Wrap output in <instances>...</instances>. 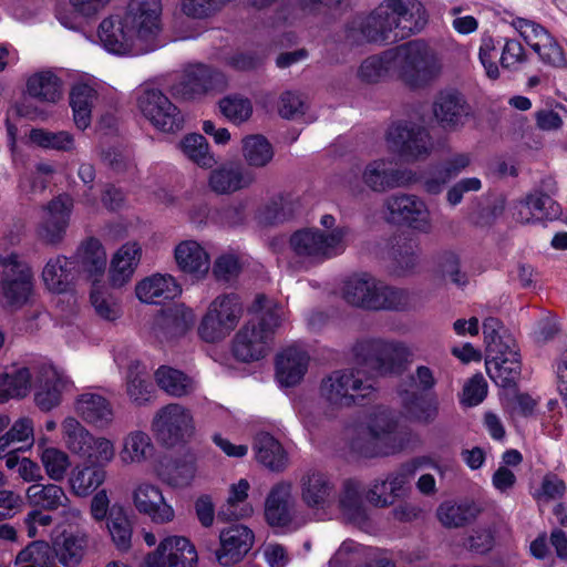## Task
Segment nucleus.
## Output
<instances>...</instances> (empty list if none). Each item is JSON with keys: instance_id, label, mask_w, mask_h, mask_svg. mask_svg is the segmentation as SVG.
I'll return each mask as SVG.
<instances>
[{"instance_id": "f257e3e1", "label": "nucleus", "mask_w": 567, "mask_h": 567, "mask_svg": "<svg viewBox=\"0 0 567 567\" xmlns=\"http://www.w3.org/2000/svg\"><path fill=\"white\" fill-rule=\"evenodd\" d=\"M426 10L419 0H383L368 16L353 18L346 27L350 45L385 44L420 32L426 24Z\"/></svg>"}, {"instance_id": "f03ea898", "label": "nucleus", "mask_w": 567, "mask_h": 567, "mask_svg": "<svg viewBox=\"0 0 567 567\" xmlns=\"http://www.w3.org/2000/svg\"><path fill=\"white\" fill-rule=\"evenodd\" d=\"M250 311L256 315L257 321L251 320L244 326L233 343L234 355L243 362L258 361L266 357L272 334L285 318L282 307L265 295L255 298Z\"/></svg>"}, {"instance_id": "7ed1b4c3", "label": "nucleus", "mask_w": 567, "mask_h": 567, "mask_svg": "<svg viewBox=\"0 0 567 567\" xmlns=\"http://www.w3.org/2000/svg\"><path fill=\"white\" fill-rule=\"evenodd\" d=\"M394 74L411 90H424L443 74V58L427 41L415 39L393 48Z\"/></svg>"}, {"instance_id": "20e7f679", "label": "nucleus", "mask_w": 567, "mask_h": 567, "mask_svg": "<svg viewBox=\"0 0 567 567\" xmlns=\"http://www.w3.org/2000/svg\"><path fill=\"white\" fill-rule=\"evenodd\" d=\"M405 444L406 433L399 427L394 413L385 406L372 409L350 441L351 449L365 457L393 454Z\"/></svg>"}, {"instance_id": "39448f33", "label": "nucleus", "mask_w": 567, "mask_h": 567, "mask_svg": "<svg viewBox=\"0 0 567 567\" xmlns=\"http://www.w3.org/2000/svg\"><path fill=\"white\" fill-rule=\"evenodd\" d=\"M485 367L488 377L502 388L513 386L522 371L520 355L515 339L494 317L483 322Z\"/></svg>"}, {"instance_id": "423d86ee", "label": "nucleus", "mask_w": 567, "mask_h": 567, "mask_svg": "<svg viewBox=\"0 0 567 567\" xmlns=\"http://www.w3.org/2000/svg\"><path fill=\"white\" fill-rule=\"evenodd\" d=\"M343 298L353 307L374 311H402L410 305L406 290L389 286L368 272L352 275L346 280Z\"/></svg>"}, {"instance_id": "0eeeda50", "label": "nucleus", "mask_w": 567, "mask_h": 567, "mask_svg": "<svg viewBox=\"0 0 567 567\" xmlns=\"http://www.w3.org/2000/svg\"><path fill=\"white\" fill-rule=\"evenodd\" d=\"M375 392L374 381L358 368L334 370L321 380L319 386L320 398L333 409L361 405Z\"/></svg>"}, {"instance_id": "6e6552de", "label": "nucleus", "mask_w": 567, "mask_h": 567, "mask_svg": "<svg viewBox=\"0 0 567 567\" xmlns=\"http://www.w3.org/2000/svg\"><path fill=\"white\" fill-rule=\"evenodd\" d=\"M348 227L329 233L317 227L296 230L289 239L295 256L306 266H316L344 252L348 247Z\"/></svg>"}, {"instance_id": "1a4fd4ad", "label": "nucleus", "mask_w": 567, "mask_h": 567, "mask_svg": "<svg viewBox=\"0 0 567 567\" xmlns=\"http://www.w3.org/2000/svg\"><path fill=\"white\" fill-rule=\"evenodd\" d=\"M417 174L408 168H395L385 158L370 161L364 165L359 178L354 172L343 177L344 187L354 195L361 194L362 184L370 190L382 194L391 189L408 187L415 184Z\"/></svg>"}, {"instance_id": "9d476101", "label": "nucleus", "mask_w": 567, "mask_h": 567, "mask_svg": "<svg viewBox=\"0 0 567 567\" xmlns=\"http://www.w3.org/2000/svg\"><path fill=\"white\" fill-rule=\"evenodd\" d=\"M352 352L358 364L380 375L401 372L411 354L403 342L384 338L359 340L353 346Z\"/></svg>"}, {"instance_id": "9b49d317", "label": "nucleus", "mask_w": 567, "mask_h": 567, "mask_svg": "<svg viewBox=\"0 0 567 567\" xmlns=\"http://www.w3.org/2000/svg\"><path fill=\"white\" fill-rule=\"evenodd\" d=\"M0 297L6 307L20 309L32 298L33 274L27 262L16 254L0 255Z\"/></svg>"}, {"instance_id": "f8f14e48", "label": "nucleus", "mask_w": 567, "mask_h": 567, "mask_svg": "<svg viewBox=\"0 0 567 567\" xmlns=\"http://www.w3.org/2000/svg\"><path fill=\"white\" fill-rule=\"evenodd\" d=\"M385 219L393 225L408 227L420 234H431L434 225L425 200L415 194L396 193L383 203Z\"/></svg>"}, {"instance_id": "ddd939ff", "label": "nucleus", "mask_w": 567, "mask_h": 567, "mask_svg": "<svg viewBox=\"0 0 567 567\" xmlns=\"http://www.w3.org/2000/svg\"><path fill=\"white\" fill-rule=\"evenodd\" d=\"M243 315L241 302L236 295H221L209 305L198 327V334L209 343L225 339L238 324Z\"/></svg>"}, {"instance_id": "4468645a", "label": "nucleus", "mask_w": 567, "mask_h": 567, "mask_svg": "<svg viewBox=\"0 0 567 567\" xmlns=\"http://www.w3.org/2000/svg\"><path fill=\"white\" fill-rule=\"evenodd\" d=\"M162 0H130L122 14L148 52L163 45Z\"/></svg>"}, {"instance_id": "2eb2a0df", "label": "nucleus", "mask_w": 567, "mask_h": 567, "mask_svg": "<svg viewBox=\"0 0 567 567\" xmlns=\"http://www.w3.org/2000/svg\"><path fill=\"white\" fill-rule=\"evenodd\" d=\"M385 140L389 150L406 162L426 158L433 147L429 131L409 121L393 123L386 131Z\"/></svg>"}, {"instance_id": "dca6fc26", "label": "nucleus", "mask_w": 567, "mask_h": 567, "mask_svg": "<svg viewBox=\"0 0 567 567\" xmlns=\"http://www.w3.org/2000/svg\"><path fill=\"white\" fill-rule=\"evenodd\" d=\"M152 429L158 441L174 446L192 436L195 429L193 414L182 404L169 403L155 413Z\"/></svg>"}, {"instance_id": "f3484780", "label": "nucleus", "mask_w": 567, "mask_h": 567, "mask_svg": "<svg viewBox=\"0 0 567 567\" xmlns=\"http://www.w3.org/2000/svg\"><path fill=\"white\" fill-rule=\"evenodd\" d=\"M137 106L143 116L162 132L175 133L183 127L184 120L181 112L157 89H143L137 96Z\"/></svg>"}, {"instance_id": "a211bd4d", "label": "nucleus", "mask_w": 567, "mask_h": 567, "mask_svg": "<svg viewBox=\"0 0 567 567\" xmlns=\"http://www.w3.org/2000/svg\"><path fill=\"white\" fill-rule=\"evenodd\" d=\"M97 35L103 48L115 55H142L150 53L123 16L102 20Z\"/></svg>"}, {"instance_id": "6ab92c4d", "label": "nucleus", "mask_w": 567, "mask_h": 567, "mask_svg": "<svg viewBox=\"0 0 567 567\" xmlns=\"http://www.w3.org/2000/svg\"><path fill=\"white\" fill-rule=\"evenodd\" d=\"M73 206V198L69 194H60L42 207L43 216L37 227L41 241L50 246H58L63 241Z\"/></svg>"}, {"instance_id": "aec40b11", "label": "nucleus", "mask_w": 567, "mask_h": 567, "mask_svg": "<svg viewBox=\"0 0 567 567\" xmlns=\"http://www.w3.org/2000/svg\"><path fill=\"white\" fill-rule=\"evenodd\" d=\"M293 485L281 480L271 486L265 499V519L271 527L297 530L301 524L295 520Z\"/></svg>"}, {"instance_id": "412c9836", "label": "nucleus", "mask_w": 567, "mask_h": 567, "mask_svg": "<svg viewBox=\"0 0 567 567\" xmlns=\"http://www.w3.org/2000/svg\"><path fill=\"white\" fill-rule=\"evenodd\" d=\"M197 551L183 536H168L145 558L147 567H196Z\"/></svg>"}, {"instance_id": "4be33fe9", "label": "nucleus", "mask_w": 567, "mask_h": 567, "mask_svg": "<svg viewBox=\"0 0 567 567\" xmlns=\"http://www.w3.org/2000/svg\"><path fill=\"white\" fill-rule=\"evenodd\" d=\"M132 501L136 511L150 517L155 524H167L175 518L173 506L166 502L161 488L155 484H136L132 492Z\"/></svg>"}, {"instance_id": "5701e85b", "label": "nucleus", "mask_w": 567, "mask_h": 567, "mask_svg": "<svg viewBox=\"0 0 567 567\" xmlns=\"http://www.w3.org/2000/svg\"><path fill=\"white\" fill-rule=\"evenodd\" d=\"M433 114L439 124L447 131H460L473 117V109L463 94L441 92L433 103Z\"/></svg>"}, {"instance_id": "b1692460", "label": "nucleus", "mask_w": 567, "mask_h": 567, "mask_svg": "<svg viewBox=\"0 0 567 567\" xmlns=\"http://www.w3.org/2000/svg\"><path fill=\"white\" fill-rule=\"evenodd\" d=\"M226 85L224 74L204 64L192 65L185 70L175 90L185 99H193L212 91L223 90Z\"/></svg>"}, {"instance_id": "393cba45", "label": "nucleus", "mask_w": 567, "mask_h": 567, "mask_svg": "<svg viewBox=\"0 0 567 567\" xmlns=\"http://www.w3.org/2000/svg\"><path fill=\"white\" fill-rule=\"evenodd\" d=\"M300 498L310 509H326L332 503L336 487L331 478L318 470H307L299 478Z\"/></svg>"}, {"instance_id": "a878e982", "label": "nucleus", "mask_w": 567, "mask_h": 567, "mask_svg": "<svg viewBox=\"0 0 567 567\" xmlns=\"http://www.w3.org/2000/svg\"><path fill=\"white\" fill-rule=\"evenodd\" d=\"M35 404L42 411H50L61 402V393L65 381L59 371L48 361H37L34 364Z\"/></svg>"}, {"instance_id": "bb28decb", "label": "nucleus", "mask_w": 567, "mask_h": 567, "mask_svg": "<svg viewBox=\"0 0 567 567\" xmlns=\"http://www.w3.org/2000/svg\"><path fill=\"white\" fill-rule=\"evenodd\" d=\"M194 311L183 303L159 311L152 321V332L159 340L184 336L195 323Z\"/></svg>"}, {"instance_id": "cd10ccee", "label": "nucleus", "mask_w": 567, "mask_h": 567, "mask_svg": "<svg viewBox=\"0 0 567 567\" xmlns=\"http://www.w3.org/2000/svg\"><path fill=\"white\" fill-rule=\"evenodd\" d=\"M220 547L215 550L220 566L230 567L243 559L254 544V533L244 525H233L220 532Z\"/></svg>"}, {"instance_id": "c85d7f7f", "label": "nucleus", "mask_w": 567, "mask_h": 567, "mask_svg": "<svg viewBox=\"0 0 567 567\" xmlns=\"http://www.w3.org/2000/svg\"><path fill=\"white\" fill-rule=\"evenodd\" d=\"M255 182V174L239 163L228 162L209 173L208 186L219 195H229L248 188Z\"/></svg>"}, {"instance_id": "c756f323", "label": "nucleus", "mask_w": 567, "mask_h": 567, "mask_svg": "<svg viewBox=\"0 0 567 567\" xmlns=\"http://www.w3.org/2000/svg\"><path fill=\"white\" fill-rule=\"evenodd\" d=\"M559 215L558 204L547 194L532 193L515 204L513 216L522 224H529L544 218L553 219Z\"/></svg>"}, {"instance_id": "7c9ffc66", "label": "nucleus", "mask_w": 567, "mask_h": 567, "mask_svg": "<svg viewBox=\"0 0 567 567\" xmlns=\"http://www.w3.org/2000/svg\"><path fill=\"white\" fill-rule=\"evenodd\" d=\"M309 364L307 351L299 347L285 349L277 358L276 375L284 386H293L305 377Z\"/></svg>"}, {"instance_id": "2f4dec72", "label": "nucleus", "mask_w": 567, "mask_h": 567, "mask_svg": "<svg viewBox=\"0 0 567 567\" xmlns=\"http://www.w3.org/2000/svg\"><path fill=\"white\" fill-rule=\"evenodd\" d=\"M174 257L178 268L195 279H203L209 271V255L195 240L179 243L175 247Z\"/></svg>"}, {"instance_id": "473e14b6", "label": "nucleus", "mask_w": 567, "mask_h": 567, "mask_svg": "<svg viewBox=\"0 0 567 567\" xmlns=\"http://www.w3.org/2000/svg\"><path fill=\"white\" fill-rule=\"evenodd\" d=\"M181 286L171 275L156 274L141 280L135 287L136 297L145 303H161L179 296Z\"/></svg>"}, {"instance_id": "72a5a7b5", "label": "nucleus", "mask_w": 567, "mask_h": 567, "mask_svg": "<svg viewBox=\"0 0 567 567\" xmlns=\"http://www.w3.org/2000/svg\"><path fill=\"white\" fill-rule=\"evenodd\" d=\"M107 477L105 467L93 463L78 464L72 467L68 484L70 492L78 497L93 495Z\"/></svg>"}, {"instance_id": "f704fd0d", "label": "nucleus", "mask_w": 567, "mask_h": 567, "mask_svg": "<svg viewBox=\"0 0 567 567\" xmlns=\"http://www.w3.org/2000/svg\"><path fill=\"white\" fill-rule=\"evenodd\" d=\"M79 415L89 424L104 430L107 429L114 419V411L111 403L96 393H84L76 401Z\"/></svg>"}, {"instance_id": "c9c22d12", "label": "nucleus", "mask_w": 567, "mask_h": 567, "mask_svg": "<svg viewBox=\"0 0 567 567\" xmlns=\"http://www.w3.org/2000/svg\"><path fill=\"white\" fill-rule=\"evenodd\" d=\"M142 248L137 243L124 244L113 256L110 267V281L113 287L126 285L140 264Z\"/></svg>"}, {"instance_id": "e433bc0d", "label": "nucleus", "mask_w": 567, "mask_h": 567, "mask_svg": "<svg viewBox=\"0 0 567 567\" xmlns=\"http://www.w3.org/2000/svg\"><path fill=\"white\" fill-rule=\"evenodd\" d=\"M252 449L257 461L270 471L279 473L287 468L288 454L280 442L269 433H258L254 440Z\"/></svg>"}, {"instance_id": "4c0bfd02", "label": "nucleus", "mask_w": 567, "mask_h": 567, "mask_svg": "<svg viewBox=\"0 0 567 567\" xmlns=\"http://www.w3.org/2000/svg\"><path fill=\"white\" fill-rule=\"evenodd\" d=\"M74 261L59 255L50 258L42 270L45 287L55 293L66 292L74 280Z\"/></svg>"}, {"instance_id": "58836bf2", "label": "nucleus", "mask_w": 567, "mask_h": 567, "mask_svg": "<svg viewBox=\"0 0 567 567\" xmlns=\"http://www.w3.org/2000/svg\"><path fill=\"white\" fill-rule=\"evenodd\" d=\"M13 368L0 375V402H7L14 398H24L30 392L32 383H35L34 364Z\"/></svg>"}, {"instance_id": "ea45409f", "label": "nucleus", "mask_w": 567, "mask_h": 567, "mask_svg": "<svg viewBox=\"0 0 567 567\" xmlns=\"http://www.w3.org/2000/svg\"><path fill=\"white\" fill-rule=\"evenodd\" d=\"M125 390L130 401L137 406L146 405L152 401L155 390L146 367L141 362L132 361L128 364Z\"/></svg>"}, {"instance_id": "a19ab883", "label": "nucleus", "mask_w": 567, "mask_h": 567, "mask_svg": "<svg viewBox=\"0 0 567 567\" xmlns=\"http://www.w3.org/2000/svg\"><path fill=\"white\" fill-rule=\"evenodd\" d=\"M97 100L96 90L87 83H76L70 93V105L73 111L74 124L79 130L90 126L92 109Z\"/></svg>"}, {"instance_id": "79ce46f5", "label": "nucleus", "mask_w": 567, "mask_h": 567, "mask_svg": "<svg viewBox=\"0 0 567 567\" xmlns=\"http://www.w3.org/2000/svg\"><path fill=\"white\" fill-rule=\"evenodd\" d=\"M87 536L81 533H62L53 542L58 560L64 567H78L87 548Z\"/></svg>"}, {"instance_id": "37998d69", "label": "nucleus", "mask_w": 567, "mask_h": 567, "mask_svg": "<svg viewBox=\"0 0 567 567\" xmlns=\"http://www.w3.org/2000/svg\"><path fill=\"white\" fill-rule=\"evenodd\" d=\"M29 504L44 511H56L60 507H68L70 498L65 491L53 483L33 484L25 493Z\"/></svg>"}, {"instance_id": "c03bdc74", "label": "nucleus", "mask_w": 567, "mask_h": 567, "mask_svg": "<svg viewBox=\"0 0 567 567\" xmlns=\"http://www.w3.org/2000/svg\"><path fill=\"white\" fill-rule=\"evenodd\" d=\"M480 507L473 502L445 501L436 509V517L446 528L462 527L477 517Z\"/></svg>"}, {"instance_id": "a18cd8bd", "label": "nucleus", "mask_w": 567, "mask_h": 567, "mask_svg": "<svg viewBox=\"0 0 567 567\" xmlns=\"http://www.w3.org/2000/svg\"><path fill=\"white\" fill-rule=\"evenodd\" d=\"M391 53H393V48L365 58L357 70L359 81L375 84L385 79L390 71L394 73V59Z\"/></svg>"}, {"instance_id": "49530a36", "label": "nucleus", "mask_w": 567, "mask_h": 567, "mask_svg": "<svg viewBox=\"0 0 567 567\" xmlns=\"http://www.w3.org/2000/svg\"><path fill=\"white\" fill-rule=\"evenodd\" d=\"M339 507L342 515L351 523L361 525L367 522V511L362 501L361 486L358 482H344L339 497Z\"/></svg>"}, {"instance_id": "de8ad7c7", "label": "nucleus", "mask_w": 567, "mask_h": 567, "mask_svg": "<svg viewBox=\"0 0 567 567\" xmlns=\"http://www.w3.org/2000/svg\"><path fill=\"white\" fill-rule=\"evenodd\" d=\"M155 380L161 390L176 398L188 395L196 390V382L192 378L166 365L156 370Z\"/></svg>"}, {"instance_id": "09e8293b", "label": "nucleus", "mask_w": 567, "mask_h": 567, "mask_svg": "<svg viewBox=\"0 0 567 567\" xmlns=\"http://www.w3.org/2000/svg\"><path fill=\"white\" fill-rule=\"evenodd\" d=\"M152 450V441L147 433L135 430L127 433L122 440L118 453L124 465L140 464L144 462Z\"/></svg>"}, {"instance_id": "8fccbe9b", "label": "nucleus", "mask_w": 567, "mask_h": 567, "mask_svg": "<svg viewBox=\"0 0 567 567\" xmlns=\"http://www.w3.org/2000/svg\"><path fill=\"white\" fill-rule=\"evenodd\" d=\"M27 92L39 101L55 103L61 97V81L51 71H41L28 79Z\"/></svg>"}, {"instance_id": "3c124183", "label": "nucleus", "mask_w": 567, "mask_h": 567, "mask_svg": "<svg viewBox=\"0 0 567 567\" xmlns=\"http://www.w3.org/2000/svg\"><path fill=\"white\" fill-rule=\"evenodd\" d=\"M16 564H24L21 567H60L54 546L41 540L22 549L17 555Z\"/></svg>"}, {"instance_id": "603ef678", "label": "nucleus", "mask_w": 567, "mask_h": 567, "mask_svg": "<svg viewBox=\"0 0 567 567\" xmlns=\"http://www.w3.org/2000/svg\"><path fill=\"white\" fill-rule=\"evenodd\" d=\"M62 431L69 451L80 457H86L94 435L74 417H66L63 421Z\"/></svg>"}, {"instance_id": "864d4df0", "label": "nucleus", "mask_w": 567, "mask_h": 567, "mask_svg": "<svg viewBox=\"0 0 567 567\" xmlns=\"http://www.w3.org/2000/svg\"><path fill=\"white\" fill-rule=\"evenodd\" d=\"M179 150L193 163L202 168H210L216 164L209 144L200 134H188L179 142Z\"/></svg>"}, {"instance_id": "5fc2aeb1", "label": "nucleus", "mask_w": 567, "mask_h": 567, "mask_svg": "<svg viewBox=\"0 0 567 567\" xmlns=\"http://www.w3.org/2000/svg\"><path fill=\"white\" fill-rule=\"evenodd\" d=\"M107 529L116 548L126 551L132 545V525L121 506H113L110 511Z\"/></svg>"}, {"instance_id": "6e6d98bb", "label": "nucleus", "mask_w": 567, "mask_h": 567, "mask_svg": "<svg viewBox=\"0 0 567 567\" xmlns=\"http://www.w3.org/2000/svg\"><path fill=\"white\" fill-rule=\"evenodd\" d=\"M402 404L405 413L412 420L419 422H431L437 415V403L417 392H404Z\"/></svg>"}, {"instance_id": "4d7b16f0", "label": "nucleus", "mask_w": 567, "mask_h": 567, "mask_svg": "<svg viewBox=\"0 0 567 567\" xmlns=\"http://www.w3.org/2000/svg\"><path fill=\"white\" fill-rule=\"evenodd\" d=\"M421 249L412 240H403L392 248V271L398 276L412 272L420 262Z\"/></svg>"}, {"instance_id": "13d9d810", "label": "nucleus", "mask_w": 567, "mask_h": 567, "mask_svg": "<svg viewBox=\"0 0 567 567\" xmlns=\"http://www.w3.org/2000/svg\"><path fill=\"white\" fill-rule=\"evenodd\" d=\"M197 472L196 462L192 456L177 458L168 464L162 476L172 487L183 488L190 485Z\"/></svg>"}, {"instance_id": "bf43d9fd", "label": "nucleus", "mask_w": 567, "mask_h": 567, "mask_svg": "<svg viewBox=\"0 0 567 567\" xmlns=\"http://www.w3.org/2000/svg\"><path fill=\"white\" fill-rule=\"evenodd\" d=\"M243 156L251 167H264L274 157L271 144L261 135H250L243 140Z\"/></svg>"}, {"instance_id": "052dcab7", "label": "nucleus", "mask_w": 567, "mask_h": 567, "mask_svg": "<svg viewBox=\"0 0 567 567\" xmlns=\"http://www.w3.org/2000/svg\"><path fill=\"white\" fill-rule=\"evenodd\" d=\"M76 256L84 269L90 274H102L106 267V252L95 238L85 240L78 249Z\"/></svg>"}, {"instance_id": "680f3d73", "label": "nucleus", "mask_w": 567, "mask_h": 567, "mask_svg": "<svg viewBox=\"0 0 567 567\" xmlns=\"http://www.w3.org/2000/svg\"><path fill=\"white\" fill-rule=\"evenodd\" d=\"M220 113L231 123L241 124L252 115L251 101L240 94H229L219 101Z\"/></svg>"}, {"instance_id": "e2e57ef3", "label": "nucleus", "mask_w": 567, "mask_h": 567, "mask_svg": "<svg viewBox=\"0 0 567 567\" xmlns=\"http://www.w3.org/2000/svg\"><path fill=\"white\" fill-rule=\"evenodd\" d=\"M32 143L44 148L71 152L75 147L74 137L70 132H50L42 128H33L30 132Z\"/></svg>"}, {"instance_id": "0e129e2a", "label": "nucleus", "mask_w": 567, "mask_h": 567, "mask_svg": "<svg viewBox=\"0 0 567 567\" xmlns=\"http://www.w3.org/2000/svg\"><path fill=\"white\" fill-rule=\"evenodd\" d=\"M45 474L54 482L64 480L71 465L69 455L56 447H45L40 454Z\"/></svg>"}, {"instance_id": "69168bd1", "label": "nucleus", "mask_w": 567, "mask_h": 567, "mask_svg": "<svg viewBox=\"0 0 567 567\" xmlns=\"http://www.w3.org/2000/svg\"><path fill=\"white\" fill-rule=\"evenodd\" d=\"M248 489L249 483L245 478L239 480L237 484H233L230 486L226 507L219 512L218 516L225 519H238L248 516L252 511L251 507L245 506L237 509V506L247 498Z\"/></svg>"}, {"instance_id": "338daca9", "label": "nucleus", "mask_w": 567, "mask_h": 567, "mask_svg": "<svg viewBox=\"0 0 567 567\" xmlns=\"http://www.w3.org/2000/svg\"><path fill=\"white\" fill-rule=\"evenodd\" d=\"M301 207L298 196L292 194L279 195L266 206L267 219L281 223L295 216Z\"/></svg>"}, {"instance_id": "774afa93", "label": "nucleus", "mask_w": 567, "mask_h": 567, "mask_svg": "<svg viewBox=\"0 0 567 567\" xmlns=\"http://www.w3.org/2000/svg\"><path fill=\"white\" fill-rule=\"evenodd\" d=\"M91 302L95 312L105 320H115L120 317V306L116 298L106 289L94 286L91 291Z\"/></svg>"}]
</instances>
